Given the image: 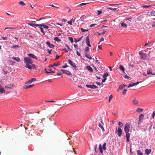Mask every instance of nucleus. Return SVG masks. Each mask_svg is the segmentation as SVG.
I'll use <instances>...</instances> for the list:
<instances>
[{"label":"nucleus","mask_w":155,"mask_h":155,"mask_svg":"<svg viewBox=\"0 0 155 155\" xmlns=\"http://www.w3.org/2000/svg\"><path fill=\"white\" fill-rule=\"evenodd\" d=\"M107 9L112 10L114 11H116L117 12H118L119 11V9H118L117 8H113L110 7H108L107 8Z\"/></svg>","instance_id":"obj_28"},{"label":"nucleus","mask_w":155,"mask_h":155,"mask_svg":"<svg viewBox=\"0 0 155 155\" xmlns=\"http://www.w3.org/2000/svg\"><path fill=\"white\" fill-rule=\"evenodd\" d=\"M151 151V150L150 149H147L145 150V153L147 154V155H148Z\"/></svg>","instance_id":"obj_29"},{"label":"nucleus","mask_w":155,"mask_h":155,"mask_svg":"<svg viewBox=\"0 0 155 155\" xmlns=\"http://www.w3.org/2000/svg\"><path fill=\"white\" fill-rule=\"evenodd\" d=\"M68 39L70 40L71 43H73L74 42L73 39L72 37H69Z\"/></svg>","instance_id":"obj_46"},{"label":"nucleus","mask_w":155,"mask_h":155,"mask_svg":"<svg viewBox=\"0 0 155 155\" xmlns=\"http://www.w3.org/2000/svg\"><path fill=\"white\" fill-rule=\"evenodd\" d=\"M82 38H83V36H82V37H81L79 38H77V39L74 38V42L75 43H77V42L81 41L82 39Z\"/></svg>","instance_id":"obj_24"},{"label":"nucleus","mask_w":155,"mask_h":155,"mask_svg":"<svg viewBox=\"0 0 155 155\" xmlns=\"http://www.w3.org/2000/svg\"><path fill=\"white\" fill-rule=\"evenodd\" d=\"M26 68H35L36 65L32 64V59L28 57H24V58Z\"/></svg>","instance_id":"obj_1"},{"label":"nucleus","mask_w":155,"mask_h":155,"mask_svg":"<svg viewBox=\"0 0 155 155\" xmlns=\"http://www.w3.org/2000/svg\"><path fill=\"white\" fill-rule=\"evenodd\" d=\"M144 117V115L143 114H141L140 115L138 122V123L139 124H140L142 122V120L143 119Z\"/></svg>","instance_id":"obj_15"},{"label":"nucleus","mask_w":155,"mask_h":155,"mask_svg":"<svg viewBox=\"0 0 155 155\" xmlns=\"http://www.w3.org/2000/svg\"><path fill=\"white\" fill-rule=\"evenodd\" d=\"M130 8H134L135 7H134V5H131L130 6Z\"/></svg>","instance_id":"obj_64"},{"label":"nucleus","mask_w":155,"mask_h":155,"mask_svg":"<svg viewBox=\"0 0 155 155\" xmlns=\"http://www.w3.org/2000/svg\"><path fill=\"white\" fill-rule=\"evenodd\" d=\"M108 75V74L107 73H105L104 75H103V78H104L106 77H107Z\"/></svg>","instance_id":"obj_52"},{"label":"nucleus","mask_w":155,"mask_h":155,"mask_svg":"<svg viewBox=\"0 0 155 155\" xmlns=\"http://www.w3.org/2000/svg\"><path fill=\"white\" fill-rule=\"evenodd\" d=\"M130 137V134H126V138H127V141L128 142L129 141V138Z\"/></svg>","instance_id":"obj_31"},{"label":"nucleus","mask_w":155,"mask_h":155,"mask_svg":"<svg viewBox=\"0 0 155 155\" xmlns=\"http://www.w3.org/2000/svg\"><path fill=\"white\" fill-rule=\"evenodd\" d=\"M126 20H128L130 21H131V20L132 19L131 18H125Z\"/></svg>","instance_id":"obj_61"},{"label":"nucleus","mask_w":155,"mask_h":155,"mask_svg":"<svg viewBox=\"0 0 155 155\" xmlns=\"http://www.w3.org/2000/svg\"><path fill=\"white\" fill-rule=\"evenodd\" d=\"M31 70V71L33 72L34 73H36L39 72L40 71V70L39 68H29Z\"/></svg>","instance_id":"obj_12"},{"label":"nucleus","mask_w":155,"mask_h":155,"mask_svg":"<svg viewBox=\"0 0 155 155\" xmlns=\"http://www.w3.org/2000/svg\"><path fill=\"white\" fill-rule=\"evenodd\" d=\"M30 80L31 83L32 82H34V81H36V79L35 78H31Z\"/></svg>","instance_id":"obj_50"},{"label":"nucleus","mask_w":155,"mask_h":155,"mask_svg":"<svg viewBox=\"0 0 155 155\" xmlns=\"http://www.w3.org/2000/svg\"><path fill=\"white\" fill-rule=\"evenodd\" d=\"M99 149L100 151V153H102L103 152V151L102 150L103 149H102V145L101 144H100L99 145Z\"/></svg>","instance_id":"obj_30"},{"label":"nucleus","mask_w":155,"mask_h":155,"mask_svg":"<svg viewBox=\"0 0 155 155\" xmlns=\"http://www.w3.org/2000/svg\"><path fill=\"white\" fill-rule=\"evenodd\" d=\"M28 25L30 26H35L36 27H38L39 26V24H34L32 22H29L28 23Z\"/></svg>","instance_id":"obj_17"},{"label":"nucleus","mask_w":155,"mask_h":155,"mask_svg":"<svg viewBox=\"0 0 155 155\" xmlns=\"http://www.w3.org/2000/svg\"><path fill=\"white\" fill-rule=\"evenodd\" d=\"M122 131V130L121 128L118 127V130H117V128H116L115 132L116 133H117L118 136L120 137L121 135Z\"/></svg>","instance_id":"obj_6"},{"label":"nucleus","mask_w":155,"mask_h":155,"mask_svg":"<svg viewBox=\"0 0 155 155\" xmlns=\"http://www.w3.org/2000/svg\"><path fill=\"white\" fill-rule=\"evenodd\" d=\"M98 126L100 127L101 128L103 131H104V129L103 126L102 125V124L101 123H99L98 124Z\"/></svg>","instance_id":"obj_35"},{"label":"nucleus","mask_w":155,"mask_h":155,"mask_svg":"<svg viewBox=\"0 0 155 155\" xmlns=\"http://www.w3.org/2000/svg\"><path fill=\"white\" fill-rule=\"evenodd\" d=\"M125 86H126V85H125L121 84L119 86V90H122L124 88Z\"/></svg>","instance_id":"obj_25"},{"label":"nucleus","mask_w":155,"mask_h":155,"mask_svg":"<svg viewBox=\"0 0 155 155\" xmlns=\"http://www.w3.org/2000/svg\"><path fill=\"white\" fill-rule=\"evenodd\" d=\"M19 4L21 5L22 6H24L25 5V3H24V2L23 1H20L19 2Z\"/></svg>","instance_id":"obj_45"},{"label":"nucleus","mask_w":155,"mask_h":155,"mask_svg":"<svg viewBox=\"0 0 155 155\" xmlns=\"http://www.w3.org/2000/svg\"><path fill=\"white\" fill-rule=\"evenodd\" d=\"M130 125L129 123H126L124 128V131L126 134H130L129 132L130 131Z\"/></svg>","instance_id":"obj_3"},{"label":"nucleus","mask_w":155,"mask_h":155,"mask_svg":"<svg viewBox=\"0 0 155 155\" xmlns=\"http://www.w3.org/2000/svg\"><path fill=\"white\" fill-rule=\"evenodd\" d=\"M40 28L41 29V32L43 33V35H45V32L44 31L43 28L41 27H40Z\"/></svg>","instance_id":"obj_41"},{"label":"nucleus","mask_w":155,"mask_h":155,"mask_svg":"<svg viewBox=\"0 0 155 155\" xmlns=\"http://www.w3.org/2000/svg\"><path fill=\"white\" fill-rule=\"evenodd\" d=\"M76 54H77V55L78 56H81V54H80L78 52V51H77V50H76Z\"/></svg>","instance_id":"obj_63"},{"label":"nucleus","mask_w":155,"mask_h":155,"mask_svg":"<svg viewBox=\"0 0 155 155\" xmlns=\"http://www.w3.org/2000/svg\"><path fill=\"white\" fill-rule=\"evenodd\" d=\"M34 86V84H32L28 86L25 85L23 87V88L25 89H28V88H31Z\"/></svg>","instance_id":"obj_19"},{"label":"nucleus","mask_w":155,"mask_h":155,"mask_svg":"<svg viewBox=\"0 0 155 155\" xmlns=\"http://www.w3.org/2000/svg\"><path fill=\"white\" fill-rule=\"evenodd\" d=\"M97 145L96 144L94 146V150H95V152L96 153H97Z\"/></svg>","instance_id":"obj_49"},{"label":"nucleus","mask_w":155,"mask_h":155,"mask_svg":"<svg viewBox=\"0 0 155 155\" xmlns=\"http://www.w3.org/2000/svg\"><path fill=\"white\" fill-rule=\"evenodd\" d=\"M61 71L63 74H67L68 75H71L72 74L71 72L68 70L61 69Z\"/></svg>","instance_id":"obj_7"},{"label":"nucleus","mask_w":155,"mask_h":155,"mask_svg":"<svg viewBox=\"0 0 155 155\" xmlns=\"http://www.w3.org/2000/svg\"><path fill=\"white\" fill-rule=\"evenodd\" d=\"M118 125H119V126L120 127H119L120 128L123 126V124L122 123L120 122V121H119L118 122Z\"/></svg>","instance_id":"obj_48"},{"label":"nucleus","mask_w":155,"mask_h":155,"mask_svg":"<svg viewBox=\"0 0 155 155\" xmlns=\"http://www.w3.org/2000/svg\"><path fill=\"white\" fill-rule=\"evenodd\" d=\"M59 65V64L58 63H57V64H52V65L54 67H56L58 66Z\"/></svg>","instance_id":"obj_57"},{"label":"nucleus","mask_w":155,"mask_h":155,"mask_svg":"<svg viewBox=\"0 0 155 155\" xmlns=\"http://www.w3.org/2000/svg\"><path fill=\"white\" fill-rule=\"evenodd\" d=\"M144 17V16L143 15H140L139 17L137 18V19L138 20L141 21L142 19Z\"/></svg>","instance_id":"obj_34"},{"label":"nucleus","mask_w":155,"mask_h":155,"mask_svg":"<svg viewBox=\"0 0 155 155\" xmlns=\"http://www.w3.org/2000/svg\"><path fill=\"white\" fill-rule=\"evenodd\" d=\"M81 30L82 32H84L85 31H88V29H84V28H81Z\"/></svg>","instance_id":"obj_47"},{"label":"nucleus","mask_w":155,"mask_h":155,"mask_svg":"<svg viewBox=\"0 0 155 155\" xmlns=\"http://www.w3.org/2000/svg\"><path fill=\"white\" fill-rule=\"evenodd\" d=\"M68 66L66 64H65L64 65L62 66V68H66L68 67Z\"/></svg>","instance_id":"obj_60"},{"label":"nucleus","mask_w":155,"mask_h":155,"mask_svg":"<svg viewBox=\"0 0 155 155\" xmlns=\"http://www.w3.org/2000/svg\"><path fill=\"white\" fill-rule=\"evenodd\" d=\"M89 50V48L88 47H86L85 48L84 54L85 55H87Z\"/></svg>","instance_id":"obj_20"},{"label":"nucleus","mask_w":155,"mask_h":155,"mask_svg":"<svg viewBox=\"0 0 155 155\" xmlns=\"http://www.w3.org/2000/svg\"><path fill=\"white\" fill-rule=\"evenodd\" d=\"M121 25L122 27L124 28H127V24L126 23H124V22L122 23L121 24Z\"/></svg>","instance_id":"obj_32"},{"label":"nucleus","mask_w":155,"mask_h":155,"mask_svg":"<svg viewBox=\"0 0 155 155\" xmlns=\"http://www.w3.org/2000/svg\"><path fill=\"white\" fill-rule=\"evenodd\" d=\"M68 63L72 67H74V68H76V66L75 65V64L74 63V62L72 61L71 60L69 59L68 60Z\"/></svg>","instance_id":"obj_13"},{"label":"nucleus","mask_w":155,"mask_h":155,"mask_svg":"<svg viewBox=\"0 0 155 155\" xmlns=\"http://www.w3.org/2000/svg\"><path fill=\"white\" fill-rule=\"evenodd\" d=\"M137 153L138 155H143V153L140 150H137Z\"/></svg>","instance_id":"obj_37"},{"label":"nucleus","mask_w":155,"mask_h":155,"mask_svg":"<svg viewBox=\"0 0 155 155\" xmlns=\"http://www.w3.org/2000/svg\"><path fill=\"white\" fill-rule=\"evenodd\" d=\"M19 48V46L18 45H14L11 46V48L16 49Z\"/></svg>","instance_id":"obj_27"},{"label":"nucleus","mask_w":155,"mask_h":155,"mask_svg":"<svg viewBox=\"0 0 155 155\" xmlns=\"http://www.w3.org/2000/svg\"><path fill=\"white\" fill-rule=\"evenodd\" d=\"M7 68H4V69L2 71V73L4 74H6L8 72H11V71H9V70H7Z\"/></svg>","instance_id":"obj_18"},{"label":"nucleus","mask_w":155,"mask_h":155,"mask_svg":"<svg viewBox=\"0 0 155 155\" xmlns=\"http://www.w3.org/2000/svg\"><path fill=\"white\" fill-rule=\"evenodd\" d=\"M46 44L48 46L51 48H54V46L53 44H51L49 42L47 41L46 42Z\"/></svg>","instance_id":"obj_16"},{"label":"nucleus","mask_w":155,"mask_h":155,"mask_svg":"<svg viewBox=\"0 0 155 155\" xmlns=\"http://www.w3.org/2000/svg\"><path fill=\"white\" fill-rule=\"evenodd\" d=\"M151 6V5H144L143 7L147 8H148L150 7Z\"/></svg>","instance_id":"obj_58"},{"label":"nucleus","mask_w":155,"mask_h":155,"mask_svg":"<svg viewBox=\"0 0 155 155\" xmlns=\"http://www.w3.org/2000/svg\"><path fill=\"white\" fill-rule=\"evenodd\" d=\"M44 71L48 74H50L55 73L54 71L50 69L49 68H45L44 70Z\"/></svg>","instance_id":"obj_5"},{"label":"nucleus","mask_w":155,"mask_h":155,"mask_svg":"<svg viewBox=\"0 0 155 155\" xmlns=\"http://www.w3.org/2000/svg\"><path fill=\"white\" fill-rule=\"evenodd\" d=\"M39 26H40V27H43L44 28L46 29H48L49 27L48 26L46 25H44V24H39Z\"/></svg>","instance_id":"obj_26"},{"label":"nucleus","mask_w":155,"mask_h":155,"mask_svg":"<svg viewBox=\"0 0 155 155\" xmlns=\"http://www.w3.org/2000/svg\"><path fill=\"white\" fill-rule=\"evenodd\" d=\"M106 30H107V29H104L103 31L101 33V34L102 35H104L105 33V32L106 31Z\"/></svg>","instance_id":"obj_54"},{"label":"nucleus","mask_w":155,"mask_h":155,"mask_svg":"<svg viewBox=\"0 0 155 155\" xmlns=\"http://www.w3.org/2000/svg\"><path fill=\"white\" fill-rule=\"evenodd\" d=\"M13 87V84H10L6 85L5 87V88L7 90H9L11 89Z\"/></svg>","instance_id":"obj_11"},{"label":"nucleus","mask_w":155,"mask_h":155,"mask_svg":"<svg viewBox=\"0 0 155 155\" xmlns=\"http://www.w3.org/2000/svg\"><path fill=\"white\" fill-rule=\"evenodd\" d=\"M147 15L149 17L155 16V11L152 10L148 12L147 13Z\"/></svg>","instance_id":"obj_8"},{"label":"nucleus","mask_w":155,"mask_h":155,"mask_svg":"<svg viewBox=\"0 0 155 155\" xmlns=\"http://www.w3.org/2000/svg\"><path fill=\"white\" fill-rule=\"evenodd\" d=\"M54 40L57 42L61 41V40L58 37H55L54 38Z\"/></svg>","instance_id":"obj_39"},{"label":"nucleus","mask_w":155,"mask_h":155,"mask_svg":"<svg viewBox=\"0 0 155 155\" xmlns=\"http://www.w3.org/2000/svg\"><path fill=\"white\" fill-rule=\"evenodd\" d=\"M86 44L87 45L90 47H91V45L90 44V40L89 39V36H87L86 39Z\"/></svg>","instance_id":"obj_14"},{"label":"nucleus","mask_w":155,"mask_h":155,"mask_svg":"<svg viewBox=\"0 0 155 155\" xmlns=\"http://www.w3.org/2000/svg\"><path fill=\"white\" fill-rule=\"evenodd\" d=\"M86 86L88 88H90L93 89H96L98 88V87L95 85H90L86 84Z\"/></svg>","instance_id":"obj_9"},{"label":"nucleus","mask_w":155,"mask_h":155,"mask_svg":"<svg viewBox=\"0 0 155 155\" xmlns=\"http://www.w3.org/2000/svg\"><path fill=\"white\" fill-rule=\"evenodd\" d=\"M97 15H99L102 13V12L101 10H97Z\"/></svg>","instance_id":"obj_51"},{"label":"nucleus","mask_w":155,"mask_h":155,"mask_svg":"<svg viewBox=\"0 0 155 155\" xmlns=\"http://www.w3.org/2000/svg\"><path fill=\"white\" fill-rule=\"evenodd\" d=\"M28 55L30 58H31L35 60H37L38 59V58L37 56L32 54L29 53L28 54Z\"/></svg>","instance_id":"obj_10"},{"label":"nucleus","mask_w":155,"mask_h":155,"mask_svg":"<svg viewBox=\"0 0 155 155\" xmlns=\"http://www.w3.org/2000/svg\"><path fill=\"white\" fill-rule=\"evenodd\" d=\"M135 85V83L132 82L131 84H129L128 87L129 88L130 87L133 86Z\"/></svg>","instance_id":"obj_36"},{"label":"nucleus","mask_w":155,"mask_h":155,"mask_svg":"<svg viewBox=\"0 0 155 155\" xmlns=\"http://www.w3.org/2000/svg\"><path fill=\"white\" fill-rule=\"evenodd\" d=\"M86 18V16L85 15H82L80 18L81 19V21H83V20L85 19Z\"/></svg>","instance_id":"obj_33"},{"label":"nucleus","mask_w":155,"mask_h":155,"mask_svg":"<svg viewBox=\"0 0 155 155\" xmlns=\"http://www.w3.org/2000/svg\"><path fill=\"white\" fill-rule=\"evenodd\" d=\"M147 73L148 74L155 75V68H150L147 71Z\"/></svg>","instance_id":"obj_4"},{"label":"nucleus","mask_w":155,"mask_h":155,"mask_svg":"<svg viewBox=\"0 0 155 155\" xmlns=\"http://www.w3.org/2000/svg\"><path fill=\"white\" fill-rule=\"evenodd\" d=\"M138 103V101L137 100L136 98H134L133 101V104L134 105H137Z\"/></svg>","instance_id":"obj_22"},{"label":"nucleus","mask_w":155,"mask_h":155,"mask_svg":"<svg viewBox=\"0 0 155 155\" xmlns=\"http://www.w3.org/2000/svg\"><path fill=\"white\" fill-rule=\"evenodd\" d=\"M143 109L142 108H138L136 110V111L139 112L140 111H142L143 110Z\"/></svg>","instance_id":"obj_40"},{"label":"nucleus","mask_w":155,"mask_h":155,"mask_svg":"<svg viewBox=\"0 0 155 155\" xmlns=\"http://www.w3.org/2000/svg\"><path fill=\"white\" fill-rule=\"evenodd\" d=\"M5 90L0 85V92L1 93H5Z\"/></svg>","instance_id":"obj_21"},{"label":"nucleus","mask_w":155,"mask_h":155,"mask_svg":"<svg viewBox=\"0 0 155 155\" xmlns=\"http://www.w3.org/2000/svg\"><path fill=\"white\" fill-rule=\"evenodd\" d=\"M66 47L67 48V49L69 50L70 51H72V50L70 48L68 45L67 44H65Z\"/></svg>","instance_id":"obj_43"},{"label":"nucleus","mask_w":155,"mask_h":155,"mask_svg":"<svg viewBox=\"0 0 155 155\" xmlns=\"http://www.w3.org/2000/svg\"><path fill=\"white\" fill-rule=\"evenodd\" d=\"M89 3H82L79 5H84Z\"/></svg>","instance_id":"obj_55"},{"label":"nucleus","mask_w":155,"mask_h":155,"mask_svg":"<svg viewBox=\"0 0 155 155\" xmlns=\"http://www.w3.org/2000/svg\"><path fill=\"white\" fill-rule=\"evenodd\" d=\"M106 143H104L103 144V145L102 147V149L104 150H106Z\"/></svg>","instance_id":"obj_38"},{"label":"nucleus","mask_w":155,"mask_h":155,"mask_svg":"<svg viewBox=\"0 0 155 155\" xmlns=\"http://www.w3.org/2000/svg\"><path fill=\"white\" fill-rule=\"evenodd\" d=\"M152 25L153 27H154L155 28V21L153 22L152 23Z\"/></svg>","instance_id":"obj_62"},{"label":"nucleus","mask_w":155,"mask_h":155,"mask_svg":"<svg viewBox=\"0 0 155 155\" xmlns=\"http://www.w3.org/2000/svg\"><path fill=\"white\" fill-rule=\"evenodd\" d=\"M85 56L87 58L89 59L90 60L92 59V58L91 56H89L88 54L87 55H85Z\"/></svg>","instance_id":"obj_53"},{"label":"nucleus","mask_w":155,"mask_h":155,"mask_svg":"<svg viewBox=\"0 0 155 155\" xmlns=\"http://www.w3.org/2000/svg\"><path fill=\"white\" fill-rule=\"evenodd\" d=\"M140 55V58L141 59L143 60H149L150 59V55L149 54H146L143 53L140 51L139 53Z\"/></svg>","instance_id":"obj_2"},{"label":"nucleus","mask_w":155,"mask_h":155,"mask_svg":"<svg viewBox=\"0 0 155 155\" xmlns=\"http://www.w3.org/2000/svg\"><path fill=\"white\" fill-rule=\"evenodd\" d=\"M12 59L18 62L21 61V60L20 58L18 57H13L12 58Z\"/></svg>","instance_id":"obj_23"},{"label":"nucleus","mask_w":155,"mask_h":155,"mask_svg":"<svg viewBox=\"0 0 155 155\" xmlns=\"http://www.w3.org/2000/svg\"><path fill=\"white\" fill-rule=\"evenodd\" d=\"M127 91V90L124 89V90H123V91L122 93L124 95V94H125L126 93Z\"/></svg>","instance_id":"obj_56"},{"label":"nucleus","mask_w":155,"mask_h":155,"mask_svg":"<svg viewBox=\"0 0 155 155\" xmlns=\"http://www.w3.org/2000/svg\"><path fill=\"white\" fill-rule=\"evenodd\" d=\"M155 115V111H154V112H153L152 115V117L153 119H154Z\"/></svg>","instance_id":"obj_59"},{"label":"nucleus","mask_w":155,"mask_h":155,"mask_svg":"<svg viewBox=\"0 0 155 155\" xmlns=\"http://www.w3.org/2000/svg\"><path fill=\"white\" fill-rule=\"evenodd\" d=\"M113 96L112 95H110L109 97L108 101L109 102H110L111 100L113 98Z\"/></svg>","instance_id":"obj_44"},{"label":"nucleus","mask_w":155,"mask_h":155,"mask_svg":"<svg viewBox=\"0 0 155 155\" xmlns=\"http://www.w3.org/2000/svg\"><path fill=\"white\" fill-rule=\"evenodd\" d=\"M31 82L30 80H29L28 81H27L25 82V84H31Z\"/></svg>","instance_id":"obj_42"}]
</instances>
